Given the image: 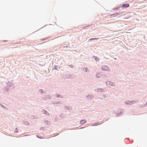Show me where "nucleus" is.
Here are the masks:
<instances>
[{"label": "nucleus", "instance_id": "nucleus-1", "mask_svg": "<svg viewBox=\"0 0 147 147\" xmlns=\"http://www.w3.org/2000/svg\"><path fill=\"white\" fill-rule=\"evenodd\" d=\"M123 112V110L122 109H119L118 111L115 113L114 112V113L117 116H118L119 115H121Z\"/></svg>", "mask_w": 147, "mask_h": 147}, {"label": "nucleus", "instance_id": "nucleus-2", "mask_svg": "<svg viewBox=\"0 0 147 147\" xmlns=\"http://www.w3.org/2000/svg\"><path fill=\"white\" fill-rule=\"evenodd\" d=\"M13 84L10 82H8V84H7V86L5 88L7 90L10 89V87H13Z\"/></svg>", "mask_w": 147, "mask_h": 147}, {"label": "nucleus", "instance_id": "nucleus-3", "mask_svg": "<svg viewBox=\"0 0 147 147\" xmlns=\"http://www.w3.org/2000/svg\"><path fill=\"white\" fill-rule=\"evenodd\" d=\"M136 102V101H135V100H132V101L128 100L125 101V105H131L133 104Z\"/></svg>", "mask_w": 147, "mask_h": 147}, {"label": "nucleus", "instance_id": "nucleus-4", "mask_svg": "<svg viewBox=\"0 0 147 147\" xmlns=\"http://www.w3.org/2000/svg\"><path fill=\"white\" fill-rule=\"evenodd\" d=\"M102 69L103 71H107L109 69V68L107 65H104L102 67Z\"/></svg>", "mask_w": 147, "mask_h": 147}, {"label": "nucleus", "instance_id": "nucleus-5", "mask_svg": "<svg viewBox=\"0 0 147 147\" xmlns=\"http://www.w3.org/2000/svg\"><path fill=\"white\" fill-rule=\"evenodd\" d=\"M129 3H123L121 7L126 8L129 7Z\"/></svg>", "mask_w": 147, "mask_h": 147}, {"label": "nucleus", "instance_id": "nucleus-6", "mask_svg": "<svg viewBox=\"0 0 147 147\" xmlns=\"http://www.w3.org/2000/svg\"><path fill=\"white\" fill-rule=\"evenodd\" d=\"M108 83H109V86H114L115 85V84L114 83L111 82L110 81H107L106 82V83L107 85H108Z\"/></svg>", "mask_w": 147, "mask_h": 147}, {"label": "nucleus", "instance_id": "nucleus-7", "mask_svg": "<svg viewBox=\"0 0 147 147\" xmlns=\"http://www.w3.org/2000/svg\"><path fill=\"white\" fill-rule=\"evenodd\" d=\"M87 120L85 119H82L80 120V123L81 125L84 124L86 123Z\"/></svg>", "mask_w": 147, "mask_h": 147}, {"label": "nucleus", "instance_id": "nucleus-8", "mask_svg": "<svg viewBox=\"0 0 147 147\" xmlns=\"http://www.w3.org/2000/svg\"><path fill=\"white\" fill-rule=\"evenodd\" d=\"M95 91L97 92L100 91L101 92H102L104 91L103 89L100 88H99L97 89H95Z\"/></svg>", "mask_w": 147, "mask_h": 147}, {"label": "nucleus", "instance_id": "nucleus-9", "mask_svg": "<svg viewBox=\"0 0 147 147\" xmlns=\"http://www.w3.org/2000/svg\"><path fill=\"white\" fill-rule=\"evenodd\" d=\"M65 109L66 110L68 109L70 110H71L72 109V108L71 107L69 106H65Z\"/></svg>", "mask_w": 147, "mask_h": 147}, {"label": "nucleus", "instance_id": "nucleus-10", "mask_svg": "<svg viewBox=\"0 0 147 147\" xmlns=\"http://www.w3.org/2000/svg\"><path fill=\"white\" fill-rule=\"evenodd\" d=\"M51 96L50 95H47L45 96V97L44 98L45 100L47 99H50L51 98Z\"/></svg>", "mask_w": 147, "mask_h": 147}, {"label": "nucleus", "instance_id": "nucleus-11", "mask_svg": "<svg viewBox=\"0 0 147 147\" xmlns=\"http://www.w3.org/2000/svg\"><path fill=\"white\" fill-rule=\"evenodd\" d=\"M120 12H117L115 13H113V14H111L110 15V16H115L116 15H119L120 14Z\"/></svg>", "mask_w": 147, "mask_h": 147}, {"label": "nucleus", "instance_id": "nucleus-12", "mask_svg": "<svg viewBox=\"0 0 147 147\" xmlns=\"http://www.w3.org/2000/svg\"><path fill=\"white\" fill-rule=\"evenodd\" d=\"M93 58L97 62L99 61L100 60V59L98 58L97 57L95 56H93Z\"/></svg>", "mask_w": 147, "mask_h": 147}, {"label": "nucleus", "instance_id": "nucleus-13", "mask_svg": "<svg viewBox=\"0 0 147 147\" xmlns=\"http://www.w3.org/2000/svg\"><path fill=\"white\" fill-rule=\"evenodd\" d=\"M93 95H88V96H86V97L88 98V97H89L88 98V99L89 100H91L93 97Z\"/></svg>", "mask_w": 147, "mask_h": 147}, {"label": "nucleus", "instance_id": "nucleus-14", "mask_svg": "<svg viewBox=\"0 0 147 147\" xmlns=\"http://www.w3.org/2000/svg\"><path fill=\"white\" fill-rule=\"evenodd\" d=\"M43 113L45 115H50L49 113L46 110H43Z\"/></svg>", "mask_w": 147, "mask_h": 147}, {"label": "nucleus", "instance_id": "nucleus-15", "mask_svg": "<svg viewBox=\"0 0 147 147\" xmlns=\"http://www.w3.org/2000/svg\"><path fill=\"white\" fill-rule=\"evenodd\" d=\"M101 74L100 73H97L96 74V76L97 78H99L100 77Z\"/></svg>", "mask_w": 147, "mask_h": 147}, {"label": "nucleus", "instance_id": "nucleus-16", "mask_svg": "<svg viewBox=\"0 0 147 147\" xmlns=\"http://www.w3.org/2000/svg\"><path fill=\"white\" fill-rule=\"evenodd\" d=\"M55 96L57 98H63V97L61 96V95L60 94H56Z\"/></svg>", "mask_w": 147, "mask_h": 147}, {"label": "nucleus", "instance_id": "nucleus-17", "mask_svg": "<svg viewBox=\"0 0 147 147\" xmlns=\"http://www.w3.org/2000/svg\"><path fill=\"white\" fill-rule=\"evenodd\" d=\"M39 91L41 94H44L45 93V91L43 90L42 89H40L39 90Z\"/></svg>", "mask_w": 147, "mask_h": 147}, {"label": "nucleus", "instance_id": "nucleus-18", "mask_svg": "<svg viewBox=\"0 0 147 147\" xmlns=\"http://www.w3.org/2000/svg\"><path fill=\"white\" fill-rule=\"evenodd\" d=\"M99 39V38H91L89 39V40L90 41H92L93 40H97Z\"/></svg>", "mask_w": 147, "mask_h": 147}, {"label": "nucleus", "instance_id": "nucleus-19", "mask_svg": "<svg viewBox=\"0 0 147 147\" xmlns=\"http://www.w3.org/2000/svg\"><path fill=\"white\" fill-rule=\"evenodd\" d=\"M71 74H67V75L65 77L66 78H73L72 77H71Z\"/></svg>", "mask_w": 147, "mask_h": 147}, {"label": "nucleus", "instance_id": "nucleus-20", "mask_svg": "<svg viewBox=\"0 0 147 147\" xmlns=\"http://www.w3.org/2000/svg\"><path fill=\"white\" fill-rule=\"evenodd\" d=\"M54 69L56 70L57 71H58V66L57 65H55L53 67Z\"/></svg>", "mask_w": 147, "mask_h": 147}, {"label": "nucleus", "instance_id": "nucleus-21", "mask_svg": "<svg viewBox=\"0 0 147 147\" xmlns=\"http://www.w3.org/2000/svg\"><path fill=\"white\" fill-rule=\"evenodd\" d=\"M30 118L32 119H37V117L35 116H31Z\"/></svg>", "mask_w": 147, "mask_h": 147}, {"label": "nucleus", "instance_id": "nucleus-22", "mask_svg": "<svg viewBox=\"0 0 147 147\" xmlns=\"http://www.w3.org/2000/svg\"><path fill=\"white\" fill-rule=\"evenodd\" d=\"M99 124V122H95L93 124L92 126H97Z\"/></svg>", "mask_w": 147, "mask_h": 147}, {"label": "nucleus", "instance_id": "nucleus-23", "mask_svg": "<svg viewBox=\"0 0 147 147\" xmlns=\"http://www.w3.org/2000/svg\"><path fill=\"white\" fill-rule=\"evenodd\" d=\"M24 123L27 125H29V122L27 121H24Z\"/></svg>", "mask_w": 147, "mask_h": 147}, {"label": "nucleus", "instance_id": "nucleus-24", "mask_svg": "<svg viewBox=\"0 0 147 147\" xmlns=\"http://www.w3.org/2000/svg\"><path fill=\"white\" fill-rule=\"evenodd\" d=\"M83 70L85 72H86L88 71V67H86L83 69Z\"/></svg>", "mask_w": 147, "mask_h": 147}, {"label": "nucleus", "instance_id": "nucleus-25", "mask_svg": "<svg viewBox=\"0 0 147 147\" xmlns=\"http://www.w3.org/2000/svg\"><path fill=\"white\" fill-rule=\"evenodd\" d=\"M0 105H1V107L4 108L5 109H7V107L4 106V105L1 104H0Z\"/></svg>", "mask_w": 147, "mask_h": 147}, {"label": "nucleus", "instance_id": "nucleus-26", "mask_svg": "<svg viewBox=\"0 0 147 147\" xmlns=\"http://www.w3.org/2000/svg\"><path fill=\"white\" fill-rule=\"evenodd\" d=\"M14 132H15V133H18V129L17 128V127H16L15 129V130H14Z\"/></svg>", "mask_w": 147, "mask_h": 147}, {"label": "nucleus", "instance_id": "nucleus-27", "mask_svg": "<svg viewBox=\"0 0 147 147\" xmlns=\"http://www.w3.org/2000/svg\"><path fill=\"white\" fill-rule=\"evenodd\" d=\"M119 7H115V8H113V10H117V9H119Z\"/></svg>", "mask_w": 147, "mask_h": 147}, {"label": "nucleus", "instance_id": "nucleus-28", "mask_svg": "<svg viewBox=\"0 0 147 147\" xmlns=\"http://www.w3.org/2000/svg\"><path fill=\"white\" fill-rule=\"evenodd\" d=\"M44 122L47 125L48 124V123H49V121L47 120H45Z\"/></svg>", "mask_w": 147, "mask_h": 147}, {"label": "nucleus", "instance_id": "nucleus-29", "mask_svg": "<svg viewBox=\"0 0 147 147\" xmlns=\"http://www.w3.org/2000/svg\"><path fill=\"white\" fill-rule=\"evenodd\" d=\"M68 66H69L71 68H73L74 67V66L72 64L70 65H68Z\"/></svg>", "mask_w": 147, "mask_h": 147}, {"label": "nucleus", "instance_id": "nucleus-30", "mask_svg": "<svg viewBox=\"0 0 147 147\" xmlns=\"http://www.w3.org/2000/svg\"><path fill=\"white\" fill-rule=\"evenodd\" d=\"M60 103H61V102L59 101H57V102H56V105L60 104Z\"/></svg>", "mask_w": 147, "mask_h": 147}, {"label": "nucleus", "instance_id": "nucleus-31", "mask_svg": "<svg viewBox=\"0 0 147 147\" xmlns=\"http://www.w3.org/2000/svg\"><path fill=\"white\" fill-rule=\"evenodd\" d=\"M36 137H37V138H42V137L41 136H38V135H36Z\"/></svg>", "mask_w": 147, "mask_h": 147}, {"label": "nucleus", "instance_id": "nucleus-32", "mask_svg": "<svg viewBox=\"0 0 147 147\" xmlns=\"http://www.w3.org/2000/svg\"><path fill=\"white\" fill-rule=\"evenodd\" d=\"M63 114H61L60 115V117H61V118H62L63 117Z\"/></svg>", "mask_w": 147, "mask_h": 147}, {"label": "nucleus", "instance_id": "nucleus-33", "mask_svg": "<svg viewBox=\"0 0 147 147\" xmlns=\"http://www.w3.org/2000/svg\"><path fill=\"white\" fill-rule=\"evenodd\" d=\"M44 129V127H41L40 128V130H43Z\"/></svg>", "mask_w": 147, "mask_h": 147}, {"label": "nucleus", "instance_id": "nucleus-34", "mask_svg": "<svg viewBox=\"0 0 147 147\" xmlns=\"http://www.w3.org/2000/svg\"><path fill=\"white\" fill-rule=\"evenodd\" d=\"M7 41V40H3L2 41V42H5Z\"/></svg>", "mask_w": 147, "mask_h": 147}, {"label": "nucleus", "instance_id": "nucleus-35", "mask_svg": "<svg viewBox=\"0 0 147 147\" xmlns=\"http://www.w3.org/2000/svg\"><path fill=\"white\" fill-rule=\"evenodd\" d=\"M53 104H54V105L56 104V102H53Z\"/></svg>", "mask_w": 147, "mask_h": 147}, {"label": "nucleus", "instance_id": "nucleus-36", "mask_svg": "<svg viewBox=\"0 0 147 147\" xmlns=\"http://www.w3.org/2000/svg\"><path fill=\"white\" fill-rule=\"evenodd\" d=\"M147 104L146 103L144 105V106H143V107H145L146 105H147Z\"/></svg>", "mask_w": 147, "mask_h": 147}, {"label": "nucleus", "instance_id": "nucleus-37", "mask_svg": "<svg viewBox=\"0 0 147 147\" xmlns=\"http://www.w3.org/2000/svg\"><path fill=\"white\" fill-rule=\"evenodd\" d=\"M42 40H45V39H42Z\"/></svg>", "mask_w": 147, "mask_h": 147}, {"label": "nucleus", "instance_id": "nucleus-38", "mask_svg": "<svg viewBox=\"0 0 147 147\" xmlns=\"http://www.w3.org/2000/svg\"><path fill=\"white\" fill-rule=\"evenodd\" d=\"M113 59H115L116 60L117 59L116 58H113Z\"/></svg>", "mask_w": 147, "mask_h": 147}, {"label": "nucleus", "instance_id": "nucleus-39", "mask_svg": "<svg viewBox=\"0 0 147 147\" xmlns=\"http://www.w3.org/2000/svg\"><path fill=\"white\" fill-rule=\"evenodd\" d=\"M146 103L147 104V101H146Z\"/></svg>", "mask_w": 147, "mask_h": 147}, {"label": "nucleus", "instance_id": "nucleus-40", "mask_svg": "<svg viewBox=\"0 0 147 147\" xmlns=\"http://www.w3.org/2000/svg\"><path fill=\"white\" fill-rule=\"evenodd\" d=\"M105 76H106L105 75V76H104V77H105Z\"/></svg>", "mask_w": 147, "mask_h": 147}, {"label": "nucleus", "instance_id": "nucleus-41", "mask_svg": "<svg viewBox=\"0 0 147 147\" xmlns=\"http://www.w3.org/2000/svg\"><path fill=\"white\" fill-rule=\"evenodd\" d=\"M59 134H57V135H58Z\"/></svg>", "mask_w": 147, "mask_h": 147}]
</instances>
